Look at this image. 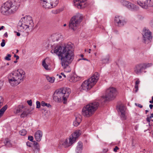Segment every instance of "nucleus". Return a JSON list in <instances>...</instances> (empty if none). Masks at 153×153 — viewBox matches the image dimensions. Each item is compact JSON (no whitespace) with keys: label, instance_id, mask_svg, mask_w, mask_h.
I'll return each instance as SVG.
<instances>
[{"label":"nucleus","instance_id":"obj_27","mask_svg":"<svg viewBox=\"0 0 153 153\" xmlns=\"http://www.w3.org/2000/svg\"><path fill=\"white\" fill-rule=\"evenodd\" d=\"M60 36H61V35L60 34H54L51 36V39H52L53 41L54 42L55 41H56V38Z\"/></svg>","mask_w":153,"mask_h":153},{"label":"nucleus","instance_id":"obj_22","mask_svg":"<svg viewBox=\"0 0 153 153\" xmlns=\"http://www.w3.org/2000/svg\"><path fill=\"white\" fill-rule=\"evenodd\" d=\"M23 111V112L20 115V117L22 118H24L27 117L29 113V110L26 108L24 109Z\"/></svg>","mask_w":153,"mask_h":153},{"label":"nucleus","instance_id":"obj_14","mask_svg":"<svg viewBox=\"0 0 153 153\" xmlns=\"http://www.w3.org/2000/svg\"><path fill=\"white\" fill-rule=\"evenodd\" d=\"M119 114L123 120H125L126 118V108L123 104H121L117 107Z\"/></svg>","mask_w":153,"mask_h":153},{"label":"nucleus","instance_id":"obj_35","mask_svg":"<svg viewBox=\"0 0 153 153\" xmlns=\"http://www.w3.org/2000/svg\"><path fill=\"white\" fill-rule=\"evenodd\" d=\"M70 81L71 82H76L77 81V78L75 77L74 76H72L70 79Z\"/></svg>","mask_w":153,"mask_h":153},{"label":"nucleus","instance_id":"obj_1","mask_svg":"<svg viewBox=\"0 0 153 153\" xmlns=\"http://www.w3.org/2000/svg\"><path fill=\"white\" fill-rule=\"evenodd\" d=\"M51 52L52 53H56L59 57L64 71L66 73L71 71V69L69 65L73 61L74 56L72 46L69 43L64 47L57 46Z\"/></svg>","mask_w":153,"mask_h":153},{"label":"nucleus","instance_id":"obj_45","mask_svg":"<svg viewBox=\"0 0 153 153\" xmlns=\"http://www.w3.org/2000/svg\"><path fill=\"white\" fill-rule=\"evenodd\" d=\"M138 85H135L134 88L135 89V92H137V91L138 90Z\"/></svg>","mask_w":153,"mask_h":153},{"label":"nucleus","instance_id":"obj_21","mask_svg":"<svg viewBox=\"0 0 153 153\" xmlns=\"http://www.w3.org/2000/svg\"><path fill=\"white\" fill-rule=\"evenodd\" d=\"M82 143L81 142H79L78 143V145L77 146L76 152V153H81L82 149Z\"/></svg>","mask_w":153,"mask_h":153},{"label":"nucleus","instance_id":"obj_50","mask_svg":"<svg viewBox=\"0 0 153 153\" xmlns=\"http://www.w3.org/2000/svg\"><path fill=\"white\" fill-rule=\"evenodd\" d=\"M14 32L16 33V35H17V36H20V33H19V32H16V31Z\"/></svg>","mask_w":153,"mask_h":153},{"label":"nucleus","instance_id":"obj_44","mask_svg":"<svg viewBox=\"0 0 153 153\" xmlns=\"http://www.w3.org/2000/svg\"><path fill=\"white\" fill-rule=\"evenodd\" d=\"M119 149V148L117 146H116L114 149L113 150L115 152H117V150H118Z\"/></svg>","mask_w":153,"mask_h":153},{"label":"nucleus","instance_id":"obj_60","mask_svg":"<svg viewBox=\"0 0 153 153\" xmlns=\"http://www.w3.org/2000/svg\"><path fill=\"white\" fill-rule=\"evenodd\" d=\"M83 56H83V54H81V57H83Z\"/></svg>","mask_w":153,"mask_h":153},{"label":"nucleus","instance_id":"obj_31","mask_svg":"<svg viewBox=\"0 0 153 153\" xmlns=\"http://www.w3.org/2000/svg\"><path fill=\"white\" fill-rule=\"evenodd\" d=\"M41 105L42 106H46L48 108H50L51 105L49 103H46L45 102L42 101L41 102Z\"/></svg>","mask_w":153,"mask_h":153},{"label":"nucleus","instance_id":"obj_17","mask_svg":"<svg viewBox=\"0 0 153 153\" xmlns=\"http://www.w3.org/2000/svg\"><path fill=\"white\" fill-rule=\"evenodd\" d=\"M87 0H74V4L75 6L79 9H82L85 7L86 5V1Z\"/></svg>","mask_w":153,"mask_h":153},{"label":"nucleus","instance_id":"obj_26","mask_svg":"<svg viewBox=\"0 0 153 153\" xmlns=\"http://www.w3.org/2000/svg\"><path fill=\"white\" fill-rule=\"evenodd\" d=\"M58 3L59 0H50V3L53 7H56Z\"/></svg>","mask_w":153,"mask_h":153},{"label":"nucleus","instance_id":"obj_28","mask_svg":"<svg viewBox=\"0 0 153 153\" xmlns=\"http://www.w3.org/2000/svg\"><path fill=\"white\" fill-rule=\"evenodd\" d=\"M46 78L49 82L51 83L54 82L55 79L54 77H50L48 75L46 76Z\"/></svg>","mask_w":153,"mask_h":153},{"label":"nucleus","instance_id":"obj_53","mask_svg":"<svg viewBox=\"0 0 153 153\" xmlns=\"http://www.w3.org/2000/svg\"><path fill=\"white\" fill-rule=\"evenodd\" d=\"M4 36L5 37H7V36H8L7 33V32H6L4 34Z\"/></svg>","mask_w":153,"mask_h":153},{"label":"nucleus","instance_id":"obj_3","mask_svg":"<svg viewBox=\"0 0 153 153\" xmlns=\"http://www.w3.org/2000/svg\"><path fill=\"white\" fill-rule=\"evenodd\" d=\"M25 73L21 69L13 72L8 76L9 82L12 86H16L23 81Z\"/></svg>","mask_w":153,"mask_h":153},{"label":"nucleus","instance_id":"obj_52","mask_svg":"<svg viewBox=\"0 0 153 153\" xmlns=\"http://www.w3.org/2000/svg\"><path fill=\"white\" fill-rule=\"evenodd\" d=\"M149 107L151 109H152L153 107V105L152 104H150Z\"/></svg>","mask_w":153,"mask_h":153},{"label":"nucleus","instance_id":"obj_8","mask_svg":"<svg viewBox=\"0 0 153 153\" xmlns=\"http://www.w3.org/2000/svg\"><path fill=\"white\" fill-rule=\"evenodd\" d=\"M100 103L94 102L91 103L83 108L82 110V114L86 117H89L92 115L94 112L97 109Z\"/></svg>","mask_w":153,"mask_h":153},{"label":"nucleus","instance_id":"obj_62","mask_svg":"<svg viewBox=\"0 0 153 153\" xmlns=\"http://www.w3.org/2000/svg\"><path fill=\"white\" fill-rule=\"evenodd\" d=\"M96 45H94V48H96Z\"/></svg>","mask_w":153,"mask_h":153},{"label":"nucleus","instance_id":"obj_47","mask_svg":"<svg viewBox=\"0 0 153 153\" xmlns=\"http://www.w3.org/2000/svg\"><path fill=\"white\" fill-rule=\"evenodd\" d=\"M140 81L138 80L136 81L135 82V85H138V84L140 83Z\"/></svg>","mask_w":153,"mask_h":153},{"label":"nucleus","instance_id":"obj_56","mask_svg":"<svg viewBox=\"0 0 153 153\" xmlns=\"http://www.w3.org/2000/svg\"><path fill=\"white\" fill-rule=\"evenodd\" d=\"M4 27V26H2L1 27H0V30H1L2 29H3Z\"/></svg>","mask_w":153,"mask_h":153},{"label":"nucleus","instance_id":"obj_23","mask_svg":"<svg viewBox=\"0 0 153 153\" xmlns=\"http://www.w3.org/2000/svg\"><path fill=\"white\" fill-rule=\"evenodd\" d=\"M24 108V106L23 105H19L16 108V113L17 114L22 112L25 109Z\"/></svg>","mask_w":153,"mask_h":153},{"label":"nucleus","instance_id":"obj_29","mask_svg":"<svg viewBox=\"0 0 153 153\" xmlns=\"http://www.w3.org/2000/svg\"><path fill=\"white\" fill-rule=\"evenodd\" d=\"M109 56H107L105 58L102 59V61L103 63H107L109 62Z\"/></svg>","mask_w":153,"mask_h":153},{"label":"nucleus","instance_id":"obj_37","mask_svg":"<svg viewBox=\"0 0 153 153\" xmlns=\"http://www.w3.org/2000/svg\"><path fill=\"white\" fill-rule=\"evenodd\" d=\"M11 56L10 54H7V56L5 57V59L7 61H9L11 59L10 58L11 57Z\"/></svg>","mask_w":153,"mask_h":153},{"label":"nucleus","instance_id":"obj_10","mask_svg":"<svg viewBox=\"0 0 153 153\" xmlns=\"http://www.w3.org/2000/svg\"><path fill=\"white\" fill-rule=\"evenodd\" d=\"M82 16L80 14L78 13L73 16L71 19L69 24V28L74 30H76L80 23L82 21Z\"/></svg>","mask_w":153,"mask_h":153},{"label":"nucleus","instance_id":"obj_42","mask_svg":"<svg viewBox=\"0 0 153 153\" xmlns=\"http://www.w3.org/2000/svg\"><path fill=\"white\" fill-rule=\"evenodd\" d=\"M27 103L30 106H31L32 105V101L31 100H28L27 101Z\"/></svg>","mask_w":153,"mask_h":153},{"label":"nucleus","instance_id":"obj_33","mask_svg":"<svg viewBox=\"0 0 153 153\" xmlns=\"http://www.w3.org/2000/svg\"><path fill=\"white\" fill-rule=\"evenodd\" d=\"M26 133V131L25 129H22L19 131V134L21 135L24 136Z\"/></svg>","mask_w":153,"mask_h":153},{"label":"nucleus","instance_id":"obj_46","mask_svg":"<svg viewBox=\"0 0 153 153\" xmlns=\"http://www.w3.org/2000/svg\"><path fill=\"white\" fill-rule=\"evenodd\" d=\"M135 105L136 106H137L138 107L140 108H142L143 107V105L140 104L135 103Z\"/></svg>","mask_w":153,"mask_h":153},{"label":"nucleus","instance_id":"obj_13","mask_svg":"<svg viewBox=\"0 0 153 153\" xmlns=\"http://www.w3.org/2000/svg\"><path fill=\"white\" fill-rule=\"evenodd\" d=\"M137 4L143 8L146 9L149 7L153 6V0H149L148 3V0H140L138 1Z\"/></svg>","mask_w":153,"mask_h":153},{"label":"nucleus","instance_id":"obj_30","mask_svg":"<svg viewBox=\"0 0 153 153\" xmlns=\"http://www.w3.org/2000/svg\"><path fill=\"white\" fill-rule=\"evenodd\" d=\"M5 145L7 147H10L11 146V144L8 139H6L4 142Z\"/></svg>","mask_w":153,"mask_h":153},{"label":"nucleus","instance_id":"obj_48","mask_svg":"<svg viewBox=\"0 0 153 153\" xmlns=\"http://www.w3.org/2000/svg\"><path fill=\"white\" fill-rule=\"evenodd\" d=\"M14 56L15 57H16V60H18L19 58V56H18L16 55V54H15L14 55Z\"/></svg>","mask_w":153,"mask_h":153},{"label":"nucleus","instance_id":"obj_12","mask_svg":"<svg viewBox=\"0 0 153 153\" xmlns=\"http://www.w3.org/2000/svg\"><path fill=\"white\" fill-rule=\"evenodd\" d=\"M142 34L143 40L145 43L148 44L151 42L152 39V33L148 29H143Z\"/></svg>","mask_w":153,"mask_h":153},{"label":"nucleus","instance_id":"obj_39","mask_svg":"<svg viewBox=\"0 0 153 153\" xmlns=\"http://www.w3.org/2000/svg\"><path fill=\"white\" fill-rule=\"evenodd\" d=\"M2 42L1 44V46L2 47H4L5 45V40L3 39L2 40Z\"/></svg>","mask_w":153,"mask_h":153},{"label":"nucleus","instance_id":"obj_34","mask_svg":"<svg viewBox=\"0 0 153 153\" xmlns=\"http://www.w3.org/2000/svg\"><path fill=\"white\" fill-rule=\"evenodd\" d=\"M61 11L62 10L60 9H57L52 10V12L53 14H57L60 13Z\"/></svg>","mask_w":153,"mask_h":153},{"label":"nucleus","instance_id":"obj_19","mask_svg":"<svg viewBox=\"0 0 153 153\" xmlns=\"http://www.w3.org/2000/svg\"><path fill=\"white\" fill-rule=\"evenodd\" d=\"M40 3L42 5L43 7L46 9L53 8L51 3L48 2L47 1H41L40 2Z\"/></svg>","mask_w":153,"mask_h":153},{"label":"nucleus","instance_id":"obj_59","mask_svg":"<svg viewBox=\"0 0 153 153\" xmlns=\"http://www.w3.org/2000/svg\"><path fill=\"white\" fill-rule=\"evenodd\" d=\"M91 51V49H89V52H88L89 53H90V51Z\"/></svg>","mask_w":153,"mask_h":153},{"label":"nucleus","instance_id":"obj_36","mask_svg":"<svg viewBox=\"0 0 153 153\" xmlns=\"http://www.w3.org/2000/svg\"><path fill=\"white\" fill-rule=\"evenodd\" d=\"M153 117V113L151 114L150 117H147L146 118V120L148 122H150V119Z\"/></svg>","mask_w":153,"mask_h":153},{"label":"nucleus","instance_id":"obj_20","mask_svg":"<svg viewBox=\"0 0 153 153\" xmlns=\"http://www.w3.org/2000/svg\"><path fill=\"white\" fill-rule=\"evenodd\" d=\"M81 121V117L80 115L76 117L75 119L73 122V125L75 126H77L79 125Z\"/></svg>","mask_w":153,"mask_h":153},{"label":"nucleus","instance_id":"obj_63","mask_svg":"<svg viewBox=\"0 0 153 153\" xmlns=\"http://www.w3.org/2000/svg\"><path fill=\"white\" fill-rule=\"evenodd\" d=\"M17 61H14V62L15 63H16L17 62Z\"/></svg>","mask_w":153,"mask_h":153},{"label":"nucleus","instance_id":"obj_41","mask_svg":"<svg viewBox=\"0 0 153 153\" xmlns=\"http://www.w3.org/2000/svg\"><path fill=\"white\" fill-rule=\"evenodd\" d=\"M32 144V143H31L30 142H29V141L27 142L26 143L27 145L29 147H31V146Z\"/></svg>","mask_w":153,"mask_h":153},{"label":"nucleus","instance_id":"obj_51","mask_svg":"<svg viewBox=\"0 0 153 153\" xmlns=\"http://www.w3.org/2000/svg\"><path fill=\"white\" fill-rule=\"evenodd\" d=\"M61 74L62 76L64 77V78H65L66 77V75L64 74V73H61Z\"/></svg>","mask_w":153,"mask_h":153},{"label":"nucleus","instance_id":"obj_32","mask_svg":"<svg viewBox=\"0 0 153 153\" xmlns=\"http://www.w3.org/2000/svg\"><path fill=\"white\" fill-rule=\"evenodd\" d=\"M42 65L46 69H48V65L46 64L45 62V59H44L42 62Z\"/></svg>","mask_w":153,"mask_h":153},{"label":"nucleus","instance_id":"obj_6","mask_svg":"<svg viewBox=\"0 0 153 153\" xmlns=\"http://www.w3.org/2000/svg\"><path fill=\"white\" fill-rule=\"evenodd\" d=\"M99 77L98 73L95 72L91 77L83 82L81 86V89L86 91L90 90L96 84Z\"/></svg>","mask_w":153,"mask_h":153},{"label":"nucleus","instance_id":"obj_43","mask_svg":"<svg viewBox=\"0 0 153 153\" xmlns=\"http://www.w3.org/2000/svg\"><path fill=\"white\" fill-rule=\"evenodd\" d=\"M62 38V36L61 35V36H60L59 37H57L56 38V41H58L59 40L61 39Z\"/></svg>","mask_w":153,"mask_h":153},{"label":"nucleus","instance_id":"obj_38","mask_svg":"<svg viewBox=\"0 0 153 153\" xmlns=\"http://www.w3.org/2000/svg\"><path fill=\"white\" fill-rule=\"evenodd\" d=\"M36 108H39L40 107V105H41V104H40V102L38 101H37L36 102Z\"/></svg>","mask_w":153,"mask_h":153},{"label":"nucleus","instance_id":"obj_2","mask_svg":"<svg viewBox=\"0 0 153 153\" xmlns=\"http://www.w3.org/2000/svg\"><path fill=\"white\" fill-rule=\"evenodd\" d=\"M20 5L19 0H10L4 3L0 9L1 13L8 16L15 13L18 10Z\"/></svg>","mask_w":153,"mask_h":153},{"label":"nucleus","instance_id":"obj_4","mask_svg":"<svg viewBox=\"0 0 153 153\" xmlns=\"http://www.w3.org/2000/svg\"><path fill=\"white\" fill-rule=\"evenodd\" d=\"M71 93V89L68 88H60L57 92H55L53 96V99L57 102L63 101V103L66 104L69 95Z\"/></svg>","mask_w":153,"mask_h":153},{"label":"nucleus","instance_id":"obj_18","mask_svg":"<svg viewBox=\"0 0 153 153\" xmlns=\"http://www.w3.org/2000/svg\"><path fill=\"white\" fill-rule=\"evenodd\" d=\"M42 132L40 130H38L36 132L34 137L36 141L38 142L40 141L42 139Z\"/></svg>","mask_w":153,"mask_h":153},{"label":"nucleus","instance_id":"obj_57","mask_svg":"<svg viewBox=\"0 0 153 153\" xmlns=\"http://www.w3.org/2000/svg\"><path fill=\"white\" fill-rule=\"evenodd\" d=\"M149 112V111L148 110H146L145 111L146 114L147 112Z\"/></svg>","mask_w":153,"mask_h":153},{"label":"nucleus","instance_id":"obj_55","mask_svg":"<svg viewBox=\"0 0 153 153\" xmlns=\"http://www.w3.org/2000/svg\"><path fill=\"white\" fill-rule=\"evenodd\" d=\"M81 59H83V60H88V59H86V58H83V59H80L79 60H81Z\"/></svg>","mask_w":153,"mask_h":153},{"label":"nucleus","instance_id":"obj_5","mask_svg":"<svg viewBox=\"0 0 153 153\" xmlns=\"http://www.w3.org/2000/svg\"><path fill=\"white\" fill-rule=\"evenodd\" d=\"M33 24L32 17L30 16H27L20 19L17 27L20 30L23 31L26 30V32L28 33L30 28H33Z\"/></svg>","mask_w":153,"mask_h":153},{"label":"nucleus","instance_id":"obj_64","mask_svg":"<svg viewBox=\"0 0 153 153\" xmlns=\"http://www.w3.org/2000/svg\"><path fill=\"white\" fill-rule=\"evenodd\" d=\"M149 123V126H150V122H148Z\"/></svg>","mask_w":153,"mask_h":153},{"label":"nucleus","instance_id":"obj_16","mask_svg":"<svg viewBox=\"0 0 153 153\" xmlns=\"http://www.w3.org/2000/svg\"><path fill=\"white\" fill-rule=\"evenodd\" d=\"M122 3L123 5L125 6L126 7L131 10L136 11L139 9V7L138 6L129 1H123Z\"/></svg>","mask_w":153,"mask_h":153},{"label":"nucleus","instance_id":"obj_40","mask_svg":"<svg viewBox=\"0 0 153 153\" xmlns=\"http://www.w3.org/2000/svg\"><path fill=\"white\" fill-rule=\"evenodd\" d=\"M28 140L31 141H32L33 140V137L32 136H29L28 137Z\"/></svg>","mask_w":153,"mask_h":153},{"label":"nucleus","instance_id":"obj_58","mask_svg":"<svg viewBox=\"0 0 153 153\" xmlns=\"http://www.w3.org/2000/svg\"><path fill=\"white\" fill-rule=\"evenodd\" d=\"M62 76L61 75H59V79H61L62 78Z\"/></svg>","mask_w":153,"mask_h":153},{"label":"nucleus","instance_id":"obj_49","mask_svg":"<svg viewBox=\"0 0 153 153\" xmlns=\"http://www.w3.org/2000/svg\"><path fill=\"white\" fill-rule=\"evenodd\" d=\"M149 102L151 104L153 103V97H152V100L150 101Z\"/></svg>","mask_w":153,"mask_h":153},{"label":"nucleus","instance_id":"obj_7","mask_svg":"<svg viewBox=\"0 0 153 153\" xmlns=\"http://www.w3.org/2000/svg\"><path fill=\"white\" fill-rule=\"evenodd\" d=\"M117 92L115 88L114 87H110L106 91L105 96H102L99 102L103 104L106 100L111 101L114 100L117 94Z\"/></svg>","mask_w":153,"mask_h":153},{"label":"nucleus","instance_id":"obj_15","mask_svg":"<svg viewBox=\"0 0 153 153\" xmlns=\"http://www.w3.org/2000/svg\"><path fill=\"white\" fill-rule=\"evenodd\" d=\"M126 21L123 17L119 16H116L115 17L114 23L118 26H123L126 24Z\"/></svg>","mask_w":153,"mask_h":153},{"label":"nucleus","instance_id":"obj_54","mask_svg":"<svg viewBox=\"0 0 153 153\" xmlns=\"http://www.w3.org/2000/svg\"><path fill=\"white\" fill-rule=\"evenodd\" d=\"M151 24L153 26V19H152L150 22Z\"/></svg>","mask_w":153,"mask_h":153},{"label":"nucleus","instance_id":"obj_9","mask_svg":"<svg viewBox=\"0 0 153 153\" xmlns=\"http://www.w3.org/2000/svg\"><path fill=\"white\" fill-rule=\"evenodd\" d=\"M81 133V131L79 130L75 131L70 136L68 139L61 141L60 144L65 148L71 146L75 142L76 139L79 137Z\"/></svg>","mask_w":153,"mask_h":153},{"label":"nucleus","instance_id":"obj_25","mask_svg":"<svg viewBox=\"0 0 153 153\" xmlns=\"http://www.w3.org/2000/svg\"><path fill=\"white\" fill-rule=\"evenodd\" d=\"M7 105H6L0 110V118H1L3 115L4 112L7 109Z\"/></svg>","mask_w":153,"mask_h":153},{"label":"nucleus","instance_id":"obj_24","mask_svg":"<svg viewBox=\"0 0 153 153\" xmlns=\"http://www.w3.org/2000/svg\"><path fill=\"white\" fill-rule=\"evenodd\" d=\"M33 145V150L34 152H35V151L36 150L39 152V151L40 149L38 143L35 141H34Z\"/></svg>","mask_w":153,"mask_h":153},{"label":"nucleus","instance_id":"obj_61","mask_svg":"<svg viewBox=\"0 0 153 153\" xmlns=\"http://www.w3.org/2000/svg\"><path fill=\"white\" fill-rule=\"evenodd\" d=\"M66 24H64L63 25V26H64V27L66 26Z\"/></svg>","mask_w":153,"mask_h":153},{"label":"nucleus","instance_id":"obj_11","mask_svg":"<svg viewBox=\"0 0 153 153\" xmlns=\"http://www.w3.org/2000/svg\"><path fill=\"white\" fill-rule=\"evenodd\" d=\"M152 65V63H142L136 65L134 68V72L137 74L141 73L143 70L151 67Z\"/></svg>","mask_w":153,"mask_h":153}]
</instances>
